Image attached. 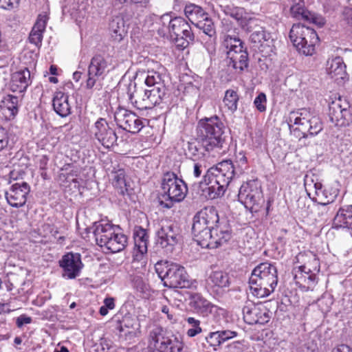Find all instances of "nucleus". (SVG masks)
I'll use <instances>...</instances> for the list:
<instances>
[{
	"instance_id": "obj_19",
	"label": "nucleus",
	"mask_w": 352,
	"mask_h": 352,
	"mask_svg": "<svg viewBox=\"0 0 352 352\" xmlns=\"http://www.w3.org/2000/svg\"><path fill=\"white\" fill-rule=\"evenodd\" d=\"M242 311L244 321L249 324H264L271 318L270 311L263 305L249 303L243 307Z\"/></svg>"
},
{
	"instance_id": "obj_48",
	"label": "nucleus",
	"mask_w": 352,
	"mask_h": 352,
	"mask_svg": "<svg viewBox=\"0 0 352 352\" xmlns=\"http://www.w3.org/2000/svg\"><path fill=\"white\" fill-rule=\"evenodd\" d=\"M187 323L191 327L188 329L186 334L188 337L192 338L198 335L202 331L200 327L201 322L193 317H188L186 318Z\"/></svg>"
},
{
	"instance_id": "obj_43",
	"label": "nucleus",
	"mask_w": 352,
	"mask_h": 352,
	"mask_svg": "<svg viewBox=\"0 0 352 352\" xmlns=\"http://www.w3.org/2000/svg\"><path fill=\"white\" fill-rule=\"evenodd\" d=\"M19 99L13 95H7L1 100V107L9 112L10 116L14 117L19 112Z\"/></svg>"
},
{
	"instance_id": "obj_22",
	"label": "nucleus",
	"mask_w": 352,
	"mask_h": 352,
	"mask_svg": "<svg viewBox=\"0 0 352 352\" xmlns=\"http://www.w3.org/2000/svg\"><path fill=\"white\" fill-rule=\"evenodd\" d=\"M30 191V187L28 183H15L11 186L9 191L6 192L5 197L12 207L20 208L25 204Z\"/></svg>"
},
{
	"instance_id": "obj_51",
	"label": "nucleus",
	"mask_w": 352,
	"mask_h": 352,
	"mask_svg": "<svg viewBox=\"0 0 352 352\" xmlns=\"http://www.w3.org/2000/svg\"><path fill=\"white\" fill-rule=\"evenodd\" d=\"M266 95L263 92L260 93L254 100L255 107L260 112H264L266 111Z\"/></svg>"
},
{
	"instance_id": "obj_18",
	"label": "nucleus",
	"mask_w": 352,
	"mask_h": 352,
	"mask_svg": "<svg viewBox=\"0 0 352 352\" xmlns=\"http://www.w3.org/2000/svg\"><path fill=\"white\" fill-rule=\"evenodd\" d=\"M104 164L106 172L111 177L113 186L120 195H124L128 191L124 169L117 161L113 162L109 158L104 162Z\"/></svg>"
},
{
	"instance_id": "obj_50",
	"label": "nucleus",
	"mask_w": 352,
	"mask_h": 352,
	"mask_svg": "<svg viewBox=\"0 0 352 352\" xmlns=\"http://www.w3.org/2000/svg\"><path fill=\"white\" fill-rule=\"evenodd\" d=\"M307 16L305 21L311 23L319 28H322L326 23L325 19L320 14L309 12Z\"/></svg>"
},
{
	"instance_id": "obj_40",
	"label": "nucleus",
	"mask_w": 352,
	"mask_h": 352,
	"mask_svg": "<svg viewBox=\"0 0 352 352\" xmlns=\"http://www.w3.org/2000/svg\"><path fill=\"white\" fill-rule=\"evenodd\" d=\"M80 0H66V4L63 8V14H69L72 17L76 19L80 16V14L85 10L86 6Z\"/></svg>"
},
{
	"instance_id": "obj_25",
	"label": "nucleus",
	"mask_w": 352,
	"mask_h": 352,
	"mask_svg": "<svg viewBox=\"0 0 352 352\" xmlns=\"http://www.w3.org/2000/svg\"><path fill=\"white\" fill-rule=\"evenodd\" d=\"M189 299V305L195 312L204 316H208L217 309V306L212 304L199 293H186Z\"/></svg>"
},
{
	"instance_id": "obj_53",
	"label": "nucleus",
	"mask_w": 352,
	"mask_h": 352,
	"mask_svg": "<svg viewBox=\"0 0 352 352\" xmlns=\"http://www.w3.org/2000/svg\"><path fill=\"white\" fill-rule=\"evenodd\" d=\"M173 339L171 338L169 352H182L184 347L182 341L177 337L173 336Z\"/></svg>"
},
{
	"instance_id": "obj_30",
	"label": "nucleus",
	"mask_w": 352,
	"mask_h": 352,
	"mask_svg": "<svg viewBox=\"0 0 352 352\" xmlns=\"http://www.w3.org/2000/svg\"><path fill=\"white\" fill-rule=\"evenodd\" d=\"M327 71L331 78L336 81L344 80L347 74L346 72V65L342 58L336 56L327 62Z\"/></svg>"
},
{
	"instance_id": "obj_29",
	"label": "nucleus",
	"mask_w": 352,
	"mask_h": 352,
	"mask_svg": "<svg viewBox=\"0 0 352 352\" xmlns=\"http://www.w3.org/2000/svg\"><path fill=\"white\" fill-rule=\"evenodd\" d=\"M149 344L158 352H169L171 338L164 336L160 328H155L150 332Z\"/></svg>"
},
{
	"instance_id": "obj_15",
	"label": "nucleus",
	"mask_w": 352,
	"mask_h": 352,
	"mask_svg": "<svg viewBox=\"0 0 352 352\" xmlns=\"http://www.w3.org/2000/svg\"><path fill=\"white\" fill-rule=\"evenodd\" d=\"M166 88L165 86L147 87L143 91V94L138 98H135L132 94L129 96V100L133 106L139 110H146L160 104L166 96Z\"/></svg>"
},
{
	"instance_id": "obj_17",
	"label": "nucleus",
	"mask_w": 352,
	"mask_h": 352,
	"mask_svg": "<svg viewBox=\"0 0 352 352\" xmlns=\"http://www.w3.org/2000/svg\"><path fill=\"white\" fill-rule=\"evenodd\" d=\"M91 132L105 148H111L116 144L117 135L104 118H98L91 127Z\"/></svg>"
},
{
	"instance_id": "obj_62",
	"label": "nucleus",
	"mask_w": 352,
	"mask_h": 352,
	"mask_svg": "<svg viewBox=\"0 0 352 352\" xmlns=\"http://www.w3.org/2000/svg\"><path fill=\"white\" fill-rule=\"evenodd\" d=\"M204 167L199 163H195L193 166V175L195 177H199L203 172Z\"/></svg>"
},
{
	"instance_id": "obj_57",
	"label": "nucleus",
	"mask_w": 352,
	"mask_h": 352,
	"mask_svg": "<svg viewBox=\"0 0 352 352\" xmlns=\"http://www.w3.org/2000/svg\"><path fill=\"white\" fill-rule=\"evenodd\" d=\"M43 230L45 232V236L50 234L54 238H57V235L59 233L58 228L54 225L45 223L43 226Z\"/></svg>"
},
{
	"instance_id": "obj_12",
	"label": "nucleus",
	"mask_w": 352,
	"mask_h": 352,
	"mask_svg": "<svg viewBox=\"0 0 352 352\" xmlns=\"http://www.w3.org/2000/svg\"><path fill=\"white\" fill-rule=\"evenodd\" d=\"M110 64L101 54L94 55L88 65L85 87L87 89L100 88L102 82L109 72Z\"/></svg>"
},
{
	"instance_id": "obj_44",
	"label": "nucleus",
	"mask_w": 352,
	"mask_h": 352,
	"mask_svg": "<svg viewBox=\"0 0 352 352\" xmlns=\"http://www.w3.org/2000/svg\"><path fill=\"white\" fill-rule=\"evenodd\" d=\"M140 324L135 318L130 315H125L121 320H119L117 329L120 332H124L128 330L129 333L133 332V330L139 329Z\"/></svg>"
},
{
	"instance_id": "obj_21",
	"label": "nucleus",
	"mask_w": 352,
	"mask_h": 352,
	"mask_svg": "<svg viewBox=\"0 0 352 352\" xmlns=\"http://www.w3.org/2000/svg\"><path fill=\"white\" fill-rule=\"evenodd\" d=\"M59 265L63 270V276L67 279L77 277L83 267L80 254L73 252H68L63 256Z\"/></svg>"
},
{
	"instance_id": "obj_63",
	"label": "nucleus",
	"mask_w": 352,
	"mask_h": 352,
	"mask_svg": "<svg viewBox=\"0 0 352 352\" xmlns=\"http://www.w3.org/2000/svg\"><path fill=\"white\" fill-rule=\"evenodd\" d=\"M331 352H352V349L346 344H340L334 347Z\"/></svg>"
},
{
	"instance_id": "obj_9",
	"label": "nucleus",
	"mask_w": 352,
	"mask_h": 352,
	"mask_svg": "<svg viewBox=\"0 0 352 352\" xmlns=\"http://www.w3.org/2000/svg\"><path fill=\"white\" fill-rule=\"evenodd\" d=\"M289 38L297 50L305 56H311L319 41L316 31L301 23L294 24L289 32Z\"/></svg>"
},
{
	"instance_id": "obj_20",
	"label": "nucleus",
	"mask_w": 352,
	"mask_h": 352,
	"mask_svg": "<svg viewBox=\"0 0 352 352\" xmlns=\"http://www.w3.org/2000/svg\"><path fill=\"white\" fill-rule=\"evenodd\" d=\"M230 281L228 273L221 271H213L206 279V288L214 296H221L230 286Z\"/></svg>"
},
{
	"instance_id": "obj_37",
	"label": "nucleus",
	"mask_w": 352,
	"mask_h": 352,
	"mask_svg": "<svg viewBox=\"0 0 352 352\" xmlns=\"http://www.w3.org/2000/svg\"><path fill=\"white\" fill-rule=\"evenodd\" d=\"M135 247L142 254H144L148 250V235L146 230L141 226H136L133 231Z\"/></svg>"
},
{
	"instance_id": "obj_6",
	"label": "nucleus",
	"mask_w": 352,
	"mask_h": 352,
	"mask_svg": "<svg viewBox=\"0 0 352 352\" xmlns=\"http://www.w3.org/2000/svg\"><path fill=\"white\" fill-rule=\"evenodd\" d=\"M94 234L96 243L112 253L123 250L127 243L126 236L120 232L118 226L110 223H96Z\"/></svg>"
},
{
	"instance_id": "obj_2",
	"label": "nucleus",
	"mask_w": 352,
	"mask_h": 352,
	"mask_svg": "<svg viewBox=\"0 0 352 352\" xmlns=\"http://www.w3.org/2000/svg\"><path fill=\"white\" fill-rule=\"evenodd\" d=\"M231 160H223L208 168L199 182L200 188L205 190L207 186L208 197L213 199L224 195L230 182L232 179Z\"/></svg>"
},
{
	"instance_id": "obj_41",
	"label": "nucleus",
	"mask_w": 352,
	"mask_h": 352,
	"mask_svg": "<svg viewBox=\"0 0 352 352\" xmlns=\"http://www.w3.org/2000/svg\"><path fill=\"white\" fill-rule=\"evenodd\" d=\"M214 151L213 149H207L197 140L188 144V155L193 160H200L206 155V153Z\"/></svg>"
},
{
	"instance_id": "obj_60",
	"label": "nucleus",
	"mask_w": 352,
	"mask_h": 352,
	"mask_svg": "<svg viewBox=\"0 0 352 352\" xmlns=\"http://www.w3.org/2000/svg\"><path fill=\"white\" fill-rule=\"evenodd\" d=\"M234 162L241 164V166L249 167L248 159L243 152H239L236 155Z\"/></svg>"
},
{
	"instance_id": "obj_14",
	"label": "nucleus",
	"mask_w": 352,
	"mask_h": 352,
	"mask_svg": "<svg viewBox=\"0 0 352 352\" xmlns=\"http://www.w3.org/2000/svg\"><path fill=\"white\" fill-rule=\"evenodd\" d=\"M157 245L166 253H171L182 241V230L174 222L162 224L157 232Z\"/></svg>"
},
{
	"instance_id": "obj_47",
	"label": "nucleus",
	"mask_w": 352,
	"mask_h": 352,
	"mask_svg": "<svg viewBox=\"0 0 352 352\" xmlns=\"http://www.w3.org/2000/svg\"><path fill=\"white\" fill-rule=\"evenodd\" d=\"M305 187L309 196H310L309 191L312 189H314L315 194L318 197L327 193V189L322 190V185L320 182H314V179L308 175H306L305 177Z\"/></svg>"
},
{
	"instance_id": "obj_34",
	"label": "nucleus",
	"mask_w": 352,
	"mask_h": 352,
	"mask_svg": "<svg viewBox=\"0 0 352 352\" xmlns=\"http://www.w3.org/2000/svg\"><path fill=\"white\" fill-rule=\"evenodd\" d=\"M47 19L48 17L47 14H39L30 34L29 41L31 43L34 44L36 46H39L41 45L43 40V33L45 30Z\"/></svg>"
},
{
	"instance_id": "obj_45",
	"label": "nucleus",
	"mask_w": 352,
	"mask_h": 352,
	"mask_svg": "<svg viewBox=\"0 0 352 352\" xmlns=\"http://www.w3.org/2000/svg\"><path fill=\"white\" fill-rule=\"evenodd\" d=\"M239 100V97L236 91L228 89L225 92L223 102L228 110L233 113L237 110Z\"/></svg>"
},
{
	"instance_id": "obj_11",
	"label": "nucleus",
	"mask_w": 352,
	"mask_h": 352,
	"mask_svg": "<svg viewBox=\"0 0 352 352\" xmlns=\"http://www.w3.org/2000/svg\"><path fill=\"white\" fill-rule=\"evenodd\" d=\"M238 199L251 212H257L264 203L261 182L257 179L244 182L239 188Z\"/></svg>"
},
{
	"instance_id": "obj_33",
	"label": "nucleus",
	"mask_w": 352,
	"mask_h": 352,
	"mask_svg": "<svg viewBox=\"0 0 352 352\" xmlns=\"http://www.w3.org/2000/svg\"><path fill=\"white\" fill-rule=\"evenodd\" d=\"M333 228L352 230V205L338 210L333 221Z\"/></svg>"
},
{
	"instance_id": "obj_16",
	"label": "nucleus",
	"mask_w": 352,
	"mask_h": 352,
	"mask_svg": "<svg viewBox=\"0 0 352 352\" xmlns=\"http://www.w3.org/2000/svg\"><path fill=\"white\" fill-rule=\"evenodd\" d=\"M114 118L117 125L129 133H138L144 126L142 118L124 108L115 112Z\"/></svg>"
},
{
	"instance_id": "obj_56",
	"label": "nucleus",
	"mask_w": 352,
	"mask_h": 352,
	"mask_svg": "<svg viewBox=\"0 0 352 352\" xmlns=\"http://www.w3.org/2000/svg\"><path fill=\"white\" fill-rule=\"evenodd\" d=\"M20 0H0V8L4 10H12L16 8Z\"/></svg>"
},
{
	"instance_id": "obj_24",
	"label": "nucleus",
	"mask_w": 352,
	"mask_h": 352,
	"mask_svg": "<svg viewBox=\"0 0 352 352\" xmlns=\"http://www.w3.org/2000/svg\"><path fill=\"white\" fill-rule=\"evenodd\" d=\"M221 11L226 16L234 19L238 25L243 30H249L248 25L253 19L243 8L234 6L233 5L220 6Z\"/></svg>"
},
{
	"instance_id": "obj_52",
	"label": "nucleus",
	"mask_w": 352,
	"mask_h": 352,
	"mask_svg": "<svg viewBox=\"0 0 352 352\" xmlns=\"http://www.w3.org/2000/svg\"><path fill=\"white\" fill-rule=\"evenodd\" d=\"M206 340L210 345L213 346H219L222 344L219 331L210 333L208 336L206 338Z\"/></svg>"
},
{
	"instance_id": "obj_38",
	"label": "nucleus",
	"mask_w": 352,
	"mask_h": 352,
	"mask_svg": "<svg viewBox=\"0 0 352 352\" xmlns=\"http://www.w3.org/2000/svg\"><path fill=\"white\" fill-rule=\"evenodd\" d=\"M316 274L317 273L310 272L308 274L298 270L294 275V280L300 287H304L307 290H312L318 283Z\"/></svg>"
},
{
	"instance_id": "obj_64",
	"label": "nucleus",
	"mask_w": 352,
	"mask_h": 352,
	"mask_svg": "<svg viewBox=\"0 0 352 352\" xmlns=\"http://www.w3.org/2000/svg\"><path fill=\"white\" fill-rule=\"evenodd\" d=\"M104 306L109 309H113L115 307L114 299L113 298H106L104 300Z\"/></svg>"
},
{
	"instance_id": "obj_10",
	"label": "nucleus",
	"mask_w": 352,
	"mask_h": 352,
	"mask_svg": "<svg viewBox=\"0 0 352 352\" xmlns=\"http://www.w3.org/2000/svg\"><path fill=\"white\" fill-rule=\"evenodd\" d=\"M158 276L168 287L186 288L190 286L188 276L185 268L179 264L157 263L155 265Z\"/></svg>"
},
{
	"instance_id": "obj_58",
	"label": "nucleus",
	"mask_w": 352,
	"mask_h": 352,
	"mask_svg": "<svg viewBox=\"0 0 352 352\" xmlns=\"http://www.w3.org/2000/svg\"><path fill=\"white\" fill-rule=\"evenodd\" d=\"M8 143V137L7 131L4 128L0 126V151L7 146Z\"/></svg>"
},
{
	"instance_id": "obj_55",
	"label": "nucleus",
	"mask_w": 352,
	"mask_h": 352,
	"mask_svg": "<svg viewBox=\"0 0 352 352\" xmlns=\"http://www.w3.org/2000/svg\"><path fill=\"white\" fill-rule=\"evenodd\" d=\"M231 166H232V169L233 170L232 171V176L233 177H238L241 175H242L243 174L245 173V172L248 169L249 167H243V166H241V164H239L237 163H233L232 161H231Z\"/></svg>"
},
{
	"instance_id": "obj_35",
	"label": "nucleus",
	"mask_w": 352,
	"mask_h": 352,
	"mask_svg": "<svg viewBox=\"0 0 352 352\" xmlns=\"http://www.w3.org/2000/svg\"><path fill=\"white\" fill-rule=\"evenodd\" d=\"M298 259L304 261V264L299 267L298 270L306 273H318L320 272V261L317 256L311 252L299 254Z\"/></svg>"
},
{
	"instance_id": "obj_32",
	"label": "nucleus",
	"mask_w": 352,
	"mask_h": 352,
	"mask_svg": "<svg viewBox=\"0 0 352 352\" xmlns=\"http://www.w3.org/2000/svg\"><path fill=\"white\" fill-rule=\"evenodd\" d=\"M246 47L245 43L236 36L224 33L221 36V49L226 57L231 52H237Z\"/></svg>"
},
{
	"instance_id": "obj_28",
	"label": "nucleus",
	"mask_w": 352,
	"mask_h": 352,
	"mask_svg": "<svg viewBox=\"0 0 352 352\" xmlns=\"http://www.w3.org/2000/svg\"><path fill=\"white\" fill-rule=\"evenodd\" d=\"M30 84V72L28 68H25L12 74L10 87L14 92L22 93Z\"/></svg>"
},
{
	"instance_id": "obj_61",
	"label": "nucleus",
	"mask_w": 352,
	"mask_h": 352,
	"mask_svg": "<svg viewBox=\"0 0 352 352\" xmlns=\"http://www.w3.org/2000/svg\"><path fill=\"white\" fill-rule=\"evenodd\" d=\"M32 321L30 317H28L25 316H21L17 318L16 320V325L18 327H22L23 324H30Z\"/></svg>"
},
{
	"instance_id": "obj_1",
	"label": "nucleus",
	"mask_w": 352,
	"mask_h": 352,
	"mask_svg": "<svg viewBox=\"0 0 352 352\" xmlns=\"http://www.w3.org/2000/svg\"><path fill=\"white\" fill-rule=\"evenodd\" d=\"M192 232L202 248H217L231 238L230 227L226 220L219 222L214 229H210L204 221L199 219L197 213L193 217Z\"/></svg>"
},
{
	"instance_id": "obj_54",
	"label": "nucleus",
	"mask_w": 352,
	"mask_h": 352,
	"mask_svg": "<svg viewBox=\"0 0 352 352\" xmlns=\"http://www.w3.org/2000/svg\"><path fill=\"white\" fill-rule=\"evenodd\" d=\"M121 4L135 5L142 8H147L150 0H118Z\"/></svg>"
},
{
	"instance_id": "obj_42",
	"label": "nucleus",
	"mask_w": 352,
	"mask_h": 352,
	"mask_svg": "<svg viewBox=\"0 0 352 352\" xmlns=\"http://www.w3.org/2000/svg\"><path fill=\"white\" fill-rule=\"evenodd\" d=\"M142 75L144 78V83L146 87L165 86L160 72L154 69H148L144 72Z\"/></svg>"
},
{
	"instance_id": "obj_59",
	"label": "nucleus",
	"mask_w": 352,
	"mask_h": 352,
	"mask_svg": "<svg viewBox=\"0 0 352 352\" xmlns=\"http://www.w3.org/2000/svg\"><path fill=\"white\" fill-rule=\"evenodd\" d=\"M219 332L222 343L237 336V333L236 331L230 330L219 331Z\"/></svg>"
},
{
	"instance_id": "obj_46",
	"label": "nucleus",
	"mask_w": 352,
	"mask_h": 352,
	"mask_svg": "<svg viewBox=\"0 0 352 352\" xmlns=\"http://www.w3.org/2000/svg\"><path fill=\"white\" fill-rule=\"evenodd\" d=\"M309 11L305 9L303 0H295V3L291 6L290 14L297 20L305 21L308 18Z\"/></svg>"
},
{
	"instance_id": "obj_36",
	"label": "nucleus",
	"mask_w": 352,
	"mask_h": 352,
	"mask_svg": "<svg viewBox=\"0 0 352 352\" xmlns=\"http://www.w3.org/2000/svg\"><path fill=\"white\" fill-rule=\"evenodd\" d=\"M203 222L204 221L210 229H214L224 219H220L217 210L213 206H207L197 212Z\"/></svg>"
},
{
	"instance_id": "obj_4",
	"label": "nucleus",
	"mask_w": 352,
	"mask_h": 352,
	"mask_svg": "<svg viewBox=\"0 0 352 352\" xmlns=\"http://www.w3.org/2000/svg\"><path fill=\"white\" fill-rule=\"evenodd\" d=\"M278 284L276 267L270 263H262L252 272L249 278L251 293L257 298H265L272 292Z\"/></svg>"
},
{
	"instance_id": "obj_7",
	"label": "nucleus",
	"mask_w": 352,
	"mask_h": 352,
	"mask_svg": "<svg viewBox=\"0 0 352 352\" xmlns=\"http://www.w3.org/2000/svg\"><path fill=\"white\" fill-rule=\"evenodd\" d=\"M162 29L159 30L164 36L168 33L178 47L185 48L190 41L194 40V34L189 23L181 16L171 18L165 14L161 18Z\"/></svg>"
},
{
	"instance_id": "obj_39",
	"label": "nucleus",
	"mask_w": 352,
	"mask_h": 352,
	"mask_svg": "<svg viewBox=\"0 0 352 352\" xmlns=\"http://www.w3.org/2000/svg\"><path fill=\"white\" fill-rule=\"evenodd\" d=\"M109 31L112 39L120 42L126 34L124 21L120 17H116L109 23Z\"/></svg>"
},
{
	"instance_id": "obj_5",
	"label": "nucleus",
	"mask_w": 352,
	"mask_h": 352,
	"mask_svg": "<svg viewBox=\"0 0 352 352\" xmlns=\"http://www.w3.org/2000/svg\"><path fill=\"white\" fill-rule=\"evenodd\" d=\"M224 126L218 117L199 120L196 128V140L207 149H221L223 147Z\"/></svg>"
},
{
	"instance_id": "obj_27",
	"label": "nucleus",
	"mask_w": 352,
	"mask_h": 352,
	"mask_svg": "<svg viewBox=\"0 0 352 352\" xmlns=\"http://www.w3.org/2000/svg\"><path fill=\"white\" fill-rule=\"evenodd\" d=\"M227 65L232 67L236 73L241 74L249 65V56L247 47H245L237 52H231L226 57Z\"/></svg>"
},
{
	"instance_id": "obj_23",
	"label": "nucleus",
	"mask_w": 352,
	"mask_h": 352,
	"mask_svg": "<svg viewBox=\"0 0 352 352\" xmlns=\"http://www.w3.org/2000/svg\"><path fill=\"white\" fill-rule=\"evenodd\" d=\"M342 100L332 101L329 105V117L330 121L337 126H342L349 124L350 111L346 107H342Z\"/></svg>"
},
{
	"instance_id": "obj_8",
	"label": "nucleus",
	"mask_w": 352,
	"mask_h": 352,
	"mask_svg": "<svg viewBox=\"0 0 352 352\" xmlns=\"http://www.w3.org/2000/svg\"><path fill=\"white\" fill-rule=\"evenodd\" d=\"M162 198L168 203L164 207L170 208L173 203L183 201L188 193V186L185 182L173 172H166L163 175L162 183Z\"/></svg>"
},
{
	"instance_id": "obj_49",
	"label": "nucleus",
	"mask_w": 352,
	"mask_h": 352,
	"mask_svg": "<svg viewBox=\"0 0 352 352\" xmlns=\"http://www.w3.org/2000/svg\"><path fill=\"white\" fill-rule=\"evenodd\" d=\"M338 195V189H327V193H325L323 196L320 195V197H318L320 200L318 203L322 206H326L330 203L333 202L336 198L337 197Z\"/></svg>"
},
{
	"instance_id": "obj_3",
	"label": "nucleus",
	"mask_w": 352,
	"mask_h": 352,
	"mask_svg": "<svg viewBox=\"0 0 352 352\" xmlns=\"http://www.w3.org/2000/svg\"><path fill=\"white\" fill-rule=\"evenodd\" d=\"M287 122L291 133L299 139L316 136L323 129L320 118L307 108L291 111Z\"/></svg>"
},
{
	"instance_id": "obj_13",
	"label": "nucleus",
	"mask_w": 352,
	"mask_h": 352,
	"mask_svg": "<svg viewBox=\"0 0 352 352\" xmlns=\"http://www.w3.org/2000/svg\"><path fill=\"white\" fill-rule=\"evenodd\" d=\"M184 14L192 24L202 30L206 35L212 37L215 34V28L209 14L195 3H188L184 8Z\"/></svg>"
},
{
	"instance_id": "obj_26",
	"label": "nucleus",
	"mask_w": 352,
	"mask_h": 352,
	"mask_svg": "<svg viewBox=\"0 0 352 352\" xmlns=\"http://www.w3.org/2000/svg\"><path fill=\"white\" fill-rule=\"evenodd\" d=\"M250 39L254 44V47L257 48L260 52L269 54L273 50V38L271 34L260 28L258 30L254 31L250 35Z\"/></svg>"
},
{
	"instance_id": "obj_31",
	"label": "nucleus",
	"mask_w": 352,
	"mask_h": 352,
	"mask_svg": "<svg viewBox=\"0 0 352 352\" xmlns=\"http://www.w3.org/2000/svg\"><path fill=\"white\" fill-rule=\"evenodd\" d=\"M52 106L54 111L62 118H65L71 113L72 107L69 103V96L62 91L55 92Z\"/></svg>"
}]
</instances>
